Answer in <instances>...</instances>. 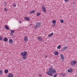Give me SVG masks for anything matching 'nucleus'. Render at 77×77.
<instances>
[{
    "label": "nucleus",
    "instance_id": "nucleus-10",
    "mask_svg": "<svg viewBox=\"0 0 77 77\" xmlns=\"http://www.w3.org/2000/svg\"><path fill=\"white\" fill-rule=\"evenodd\" d=\"M60 56L61 57V60H64V57L63 56V54H61Z\"/></svg>",
    "mask_w": 77,
    "mask_h": 77
},
{
    "label": "nucleus",
    "instance_id": "nucleus-26",
    "mask_svg": "<svg viewBox=\"0 0 77 77\" xmlns=\"http://www.w3.org/2000/svg\"><path fill=\"white\" fill-rule=\"evenodd\" d=\"M57 74H55L54 76H53V77H56V76H57Z\"/></svg>",
    "mask_w": 77,
    "mask_h": 77
},
{
    "label": "nucleus",
    "instance_id": "nucleus-19",
    "mask_svg": "<svg viewBox=\"0 0 77 77\" xmlns=\"http://www.w3.org/2000/svg\"><path fill=\"white\" fill-rule=\"evenodd\" d=\"M8 72H9V71L8 70L6 69L5 71V74L8 73Z\"/></svg>",
    "mask_w": 77,
    "mask_h": 77
},
{
    "label": "nucleus",
    "instance_id": "nucleus-20",
    "mask_svg": "<svg viewBox=\"0 0 77 77\" xmlns=\"http://www.w3.org/2000/svg\"><path fill=\"white\" fill-rule=\"evenodd\" d=\"M57 48L58 49H60V48H61V46H60V45H58L57 47Z\"/></svg>",
    "mask_w": 77,
    "mask_h": 77
},
{
    "label": "nucleus",
    "instance_id": "nucleus-5",
    "mask_svg": "<svg viewBox=\"0 0 77 77\" xmlns=\"http://www.w3.org/2000/svg\"><path fill=\"white\" fill-rule=\"evenodd\" d=\"M71 65H74L77 63V61L75 60H73V61H71L70 63Z\"/></svg>",
    "mask_w": 77,
    "mask_h": 77
},
{
    "label": "nucleus",
    "instance_id": "nucleus-17",
    "mask_svg": "<svg viewBox=\"0 0 77 77\" xmlns=\"http://www.w3.org/2000/svg\"><path fill=\"white\" fill-rule=\"evenodd\" d=\"M35 10H32L29 12V14H33V13H35Z\"/></svg>",
    "mask_w": 77,
    "mask_h": 77
},
{
    "label": "nucleus",
    "instance_id": "nucleus-28",
    "mask_svg": "<svg viewBox=\"0 0 77 77\" xmlns=\"http://www.w3.org/2000/svg\"><path fill=\"white\" fill-rule=\"evenodd\" d=\"M71 70L69 69H68L67 71L68 72H70Z\"/></svg>",
    "mask_w": 77,
    "mask_h": 77
},
{
    "label": "nucleus",
    "instance_id": "nucleus-31",
    "mask_svg": "<svg viewBox=\"0 0 77 77\" xmlns=\"http://www.w3.org/2000/svg\"><path fill=\"white\" fill-rule=\"evenodd\" d=\"M65 2H68V1H69V0H64Z\"/></svg>",
    "mask_w": 77,
    "mask_h": 77
},
{
    "label": "nucleus",
    "instance_id": "nucleus-25",
    "mask_svg": "<svg viewBox=\"0 0 77 77\" xmlns=\"http://www.w3.org/2000/svg\"><path fill=\"white\" fill-rule=\"evenodd\" d=\"M4 10L6 11V12H7V11H8V9H6V8H4Z\"/></svg>",
    "mask_w": 77,
    "mask_h": 77
},
{
    "label": "nucleus",
    "instance_id": "nucleus-1",
    "mask_svg": "<svg viewBox=\"0 0 77 77\" xmlns=\"http://www.w3.org/2000/svg\"><path fill=\"white\" fill-rule=\"evenodd\" d=\"M56 73V71L52 67H49V71H48L47 74L48 75L53 76V74H55Z\"/></svg>",
    "mask_w": 77,
    "mask_h": 77
},
{
    "label": "nucleus",
    "instance_id": "nucleus-27",
    "mask_svg": "<svg viewBox=\"0 0 77 77\" xmlns=\"http://www.w3.org/2000/svg\"><path fill=\"white\" fill-rule=\"evenodd\" d=\"M72 69L71 68L70 70V73H72Z\"/></svg>",
    "mask_w": 77,
    "mask_h": 77
},
{
    "label": "nucleus",
    "instance_id": "nucleus-24",
    "mask_svg": "<svg viewBox=\"0 0 77 77\" xmlns=\"http://www.w3.org/2000/svg\"><path fill=\"white\" fill-rule=\"evenodd\" d=\"M3 39V37L2 36H0V41H2Z\"/></svg>",
    "mask_w": 77,
    "mask_h": 77
},
{
    "label": "nucleus",
    "instance_id": "nucleus-18",
    "mask_svg": "<svg viewBox=\"0 0 77 77\" xmlns=\"http://www.w3.org/2000/svg\"><path fill=\"white\" fill-rule=\"evenodd\" d=\"M53 33L52 32L51 33L48 34V36L49 37H51V36H53Z\"/></svg>",
    "mask_w": 77,
    "mask_h": 77
},
{
    "label": "nucleus",
    "instance_id": "nucleus-9",
    "mask_svg": "<svg viewBox=\"0 0 77 77\" xmlns=\"http://www.w3.org/2000/svg\"><path fill=\"white\" fill-rule=\"evenodd\" d=\"M24 19L25 20H26V21H30V18H29V17H25Z\"/></svg>",
    "mask_w": 77,
    "mask_h": 77
},
{
    "label": "nucleus",
    "instance_id": "nucleus-11",
    "mask_svg": "<svg viewBox=\"0 0 77 77\" xmlns=\"http://www.w3.org/2000/svg\"><path fill=\"white\" fill-rule=\"evenodd\" d=\"M42 38L41 37L39 36L38 37V41H42Z\"/></svg>",
    "mask_w": 77,
    "mask_h": 77
},
{
    "label": "nucleus",
    "instance_id": "nucleus-34",
    "mask_svg": "<svg viewBox=\"0 0 77 77\" xmlns=\"http://www.w3.org/2000/svg\"><path fill=\"white\" fill-rule=\"evenodd\" d=\"M72 4H73V5H75V2H73Z\"/></svg>",
    "mask_w": 77,
    "mask_h": 77
},
{
    "label": "nucleus",
    "instance_id": "nucleus-37",
    "mask_svg": "<svg viewBox=\"0 0 77 77\" xmlns=\"http://www.w3.org/2000/svg\"><path fill=\"white\" fill-rule=\"evenodd\" d=\"M53 26H55V25L53 24Z\"/></svg>",
    "mask_w": 77,
    "mask_h": 77
},
{
    "label": "nucleus",
    "instance_id": "nucleus-23",
    "mask_svg": "<svg viewBox=\"0 0 77 77\" xmlns=\"http://www.w3.org/2000/svg\"><path fill=\"white\" fill-rule=\"evenodd\" d=\"M60 21L61 23H63V20L62 19L60 20Z\"/></svg>",
    "mask_w": 77,
    "mask_h": 77
},
{
    "label": "nucleus",
    "instance_id": "nucleus-13",
    "mask_svg": "<svg viewBox=\"0 0 77 77\" xmlns=\"http://www.w3.org/2000/svg\"><path fill=\"white\" fill-rule=\"evenodd\" d=\"M11 33L10 34L11 35H13V33H14V32H15V31L14 30H11Z\"/></svg>",
    "mask_w": 77,
    "mask_h": 77
},
{
    "label": "nucleus",
    "instance_id": "nucleus-16",
    "mask_svg": "<svg viewBox=\"0 0 77 77\" xmlns=\"http://www.w3.org/2000/svg\"><path fill=\"white\" fill-rule=\"evenodd\" d=\"M5 28L7 30H9V27L6 25L5 26Z\"/></svg>",
    "mask_w": 77,
    "mask_h": 77
},
{
    "label": "nucleus",
    "instance_id": "nucleus-7",
    "mask_svg": "<svg viewBox=\"0 0 77 77\" xmlns=\"http://www.w3.org/2000/svg\"><path fill=\"white\" fill-rule=\"evenodd\" d=\"M24 41L26 42H27L28 41V39H27V36H25L24 38Z\"/></svg>",
    "mask_w": 77,
    "mask_h": 77
},
{
    "label": "nucleus",
    "instance_id": "nucleus-39",
    "mask_svg": "<svg viewBox=\"0 0 77 77\" xmlns=\"http://www.w3.org/2000/svg\"><path fill=\"white\" fill-rule=\"evenodd\" d=\"M65 76V75H63V76L64 77Z\"/></svg>",
    "mask_w": 77,
    "mask_h": 77
},
{
    "label": "nucleus",
    "instance_id": "nucleus-2",
    "mask_svg": "<svg viewBox=\"0 0 77 77\" xmlns=\"http://www.w3.org/2000/svg\"><path fill=\"white\" fill-rule=\"evenodd\" d=\"M27 54V52L26 51L21 52V56H23V59H27V55H26Z\"/></svg>",
    "mask_w": 77,
    "mask_h": 77
},
{
    "label": "nucleus",
    "instance_id": "nucleus-14",
    "mask_svg": "<svg viewBox=\"0 0 77 77\" xmlns=\"http://www.w3.org/2000/svg\"><path fill=\"white\" fill-rule=\"evenodd\" d=\"M54 53L56 56H58L59 55V53L58 51H56L54 52Z\"/></svg>",
    "mask_w": 77,
    "mask_h": 77
},
{
    "label": "nucleus",
    "instance_id": "nucleus-12",
    "mask_svg": "<svg viewBox=\"0 0 77 77\" xmlns=\"http://www.w3.org/2000/svg\"><path fill=\"white\" fill-rule=\"evenodd\" d=\"M67 49V47L65 46V47H63L61 49L62 50H65Z\"/></svg>",
    "mask_w": 77,
    "mask_h": 77
},
{
    "label": "nucleus",
    "instance_id": "nucleus-22",
    "mask_svg": "<svg viewBox=\"0 0 77 77\" xmlns=\"http://www.w3.org/2000/svg\"><path fill=\"white\" fill-rule=\"evenodd\" d=\"M56 20H54L52 21V23H53V24H56Z\"/></svg>",
    "mask_w": 77,
    "mask_h": 77
},
{
    "label": "nucleus",
    "instance_id": "nucleus-35",
    "mask_svg": "<svg viewBox=\"0 0 77 77\" xmlns=\"http://www.w3.org/2000/svg\"><path fill=\"white\" fill-rule=\"evenodd\" d=\"M45 57H47V56L45 55Z\"/></svg>",
    "mask_w": 77,
    "mask_h": 77
},
{
    "label": "nucleus",
    "instance_id": "nucleus-32",
    "mask_svg": "<svg viewBox=\"0 0 77 77\" xmlns=\"http://www.w3.org/2000/svg\"><path fill=\"white\" fill-rule=\"evenodd\" d=\"M14 7H16V4H14Z\"/></svg>",
    "mask_w": 77,
    "mask_h": 77
},
{
    "label": "nucleus",
    "instance_id": "nucleus-29",
    "mask_svg": "<svg viewBox=\"0 0 77 77\" xmlns=\"http://www.w3.org/2000/svg\"><path fill=\"white\" fill-rule=\"evenodd\" d=\"M4 4L5 5H6V2H4Z\"/></svg>",
    "mask_w": 77,
    "mask_h": 77
},
{
    "label": "nucleus",
    "instance_id": "nucleus-30",
    "mask_svg": "<svg viewBox=\"0 0 77 77\" xmlns=\"http://www.w3.org/2000/svg\"><path fill=\"white\" fill-rule=\"evenodd\" d=\"M2 74V70H0V74Z\"/></svg>",
    "mask_w": 77,
    "mask_h": 77
},
{
    "label": "nucleus",
    "instance_id": "nucleus-6",
    "mask_svg": "<svg viewBox=\"0 0 77 77\" xmlns=\"http://www.w3.org/2000/svg\"><path fill=\"white\" fill-rule=\"evenodd\" d=\"M9 42L10 44H12V43H13V40H12V39L10 38L9 39Z\"/></svg>",
    "mask_w": 77,
    "mask_h": 77
},
{
    "label": "nucleus",
    "instance_id": "nucleus-8",
    "mask_svg": "<svg viewBox=\"0 0 77 77\" xmlns=\"http://www.w3.org/2000/svg\"><path fill=\"white\" fill-rule=\"evenodd\" d=\"M8 77H14L13 74L12 73H9L8 75Z\"/></svg>",
    "mask_w": 77,
    "mask_h": 77
},
{
    "label": "nucleus",
    "instance_id": "nucleus-38",
    "mask_svg": "<svg viewBox=\"0 0 77 77\" xmlns=\"http://www.w3.org/2000/svg\"><path fill=\"white\" fill-rule=\"evenodd\" d=\"M32 24H31L30 25V26H32Z\"/></svg>",
    "mask_w": 77,
    "mask_h": 77
},
{
    "label": "nucleus",
    "instance_id": "nucleus-33",
    "mask_svg": "<svg viewBox=\"0 0 77 77\" xmlns=\"http://www.w3.org/2000/svg\"><path fill=\"white\" fill-rule=\"evenodd\" d=\"M39 77H41L42 76V75H41L39 74Z\"/></svg>",
    "mask_w": 77,
    "mask_h": 77
},
{
    "label": "nucleus",
    "instance_id": "nucleus-15",
    "mask_svg": "<svg viewBox=\"0 0 77 77\" xmlns=\"http://www.w3.org/2000/svg\"><path fill=\"white\" fill-rule=\"evenodd\" d=\"M3 41H5V42H7V41H8V39L7 38L5 37L4 38Z\"/></svg>",
    "mask_w": 77,
    "mask_h": 77
},
{
    "label": "nucleus",
    "instance_id": "nucleus-3",
    "mask_svg": "<svg viewBox=\"0 0 77 77\" xmlns=\"http://www.w3.org/2000/svg\"><path fill=\"white\" fill-rule=\"evenodd\" d=\"M41 26V23H36L35 26L34 27L35 29H38V28H39Z\"/></svg>",
    "mask_w": 77,
    "mask_h": 77
},
{
    "label": "nucleus",
    "instance_id": "nucleus-36",
    "mask_svg": "<svg viewBox=\"0 0 77 77\" xmlns=\"http://www.w3.org/2000/svg\"><path fill=\"white\" fill-rule=\"evenodd\" d=\"M20 23H21V21H20Z\"/></svg>",
    "mask_w": 77,
    "mask_h": 77
},
{
    "label": "nucleus",
    "instance_id": "nucleus-21",
    "mask_svg": "<svg viewBox=\"0 0 77 77\" xmlns=\"http://www.w3.org/2000/svg\"><path fill=\"white\" fill-rule=\"evenodd\" d=\"M40 15H41V13L38 12V13H37L36 15L37 16H39Z\"/></svg>",
    "mask_w": 77,
    "mask_h": 77
},
{
    "label": "nucleus",
    "instance_id": "nucleus-4",
    "mask_svg": "<svg viewBox=\"0 0 77 77\" xmlns=\"http://www.w3.org/2000/svg\"><path fill=\"white\" fill-rule=\"evenodd\" d=\"M42 10L44 13H46V12L47 11V10H46V8H45V6H44V5H42Z\"/></svg>",
    "mask_w": 77,
    "mask_h": 77
}]
</instances>
